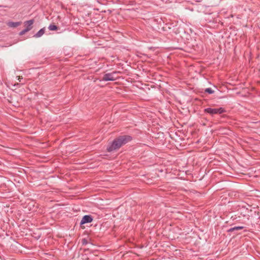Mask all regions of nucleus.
<instances>
[{
  "mask_svg": "<svg viewBox=\"0 0 260 260\" xmlns=\"http://www.w3.org/2000/svg\"><path fill=\"white\" fill-rule=\"evenodd\" d=\"M21 79H22V78H20V76H19V77H18V80L19 81H20Z\"/></svg>",
  "mask_w": 260,
  "mask_h": 260,
  "instance_id": "f8f14e48",
  "label": "nucleus"
},
{
  "mask_svg": "<svg viewBox=\"0 0 260 260\" xmlns=\"http://www.w3.org/2000/svg\"><path fill=\"white\" fill-rule=\"evenodd\" d=\"M48 29L50 30H56L57 29V27L54 24H50L48 27Z\"/></svg>",
  "mask_w": 260,
  "mask_h": 260,
  "instance_id": "1a4fd4ad",
  "label": "nucleus"
},
{
  "mask_svg": "<svg viewBox=\"0 0 260 260\" xmlns=\"http://www.w3.org/2000/svg\"><path fill=\"white\" fill-rule=\"evenodd\" d=\"M205 91L209 94H212L214 92V91L211 88H207L205 89Z\"/></svg>",
  "mask_w": 260,
  "mask_h": 260,
  "instance_id": "9d476101",
  "label": "nucleus"
},
{
  "mask_svg": "<svg viewBox=\"0 0 260 260\" xmlns=\"http://www.w3.org/2000/svg\"><path fill=\"white\" fill-rule=\"evenodd\" d=\"M6 24L9 27L15 28L19 26L21 24V22L8 21L6 22Z\"/></svg>",
  "mask_w": 260,
  "mask_h": 260,
  "instance_id": "423d86ee",
  "label": "nucleus"
},
{
  "mask_svg": "<svg viewBox=\"0 0 260 260\" xmlns=\"http://www.w3.org/2000/svg\"><path fill=\"white\" fill-rule=\"evenodd\" d=\"M204 112L211 115H213L222 114L225 112V110L221 107L219 108H207L204 109Z\"/></svg>",
  "mask_w": 260,
  "mask_h": 260,
  "instance_id": "7ed1b4c3",
  "label": "nucleus"
},
{
  "mask_svg": "<svg viewBox=\"0 0 260 260\" xmlns=\"http://www.w3.org/2000/svg\"><path fill=\"white\" fill-rule=\"evenodd\" d=\"M243 229H244V226H235L234 228H230L229 230H228V232H232L235 230H242Z\"/></svg>",
  "mask_w": 260,
  "mask_h": 260,
  "instance_id": "6e6552de",
  "label": "nucleus"
},
{
  "mask_svg": "<svg viewBox=\"0 0 260 260\" xmlns=\"http://www.w3.org/2000/svg\"><path fill=\"white\" fill-rule=\"evenodd\" d=\"M45 31V28H41L34 36V37L35 38H40L44 34Z\"/></svg>",
  "mask_w": 260,
  "mask_h": 260,
  "instance_id": "0eeeda50",
  "label": "nucleus"
},
{
  "mask_svg": "<svg viewBox=\"0 0 260 260\" xmlns=\"http://www.w3.org/2000/svg\"><path fill=\"white\" fill-rule=\"evenodd\" d=\"M132 140L130 136L123 135L115 139L107 147L108 152H112L120 148L123 145L126 144Z\"/></svg>",
  "mask_w": 260,
  "mask_h": 260,
  "instance_id": "f257e3e1",
  "label": "nucleus"
},
{
  "mask_svg": "<svg viewBox=\"0 0 260 260\" xmlns=\"http://www.w3.org/2000/svg\"><path fill=\"white\" fill-rule=\"evenodd\" d=\"M82 243L83 244H86L87 243L86 240L85 239L82 240Z\"/></svg>",
  "mask_w": 260,
  "mask_h": 260,
  "instance_id": "9b49d317",
  "label": "nucleus"
},
{
  "mask_svg": "<svg viewBox=\"0 0 260 260\" xmlns=\"http://www.w3.org/2000/svg\"><path fill=\"white\" fill-rule=\"evenodd\" d=\"M92 220H93V218L91 215H86L83 217V218L80 222V224H84L86 223H89V222H91L92 221Z\"/></svg>",
  "mask_w": 260,
  "mask_h": 260,
  "instance_id": "39448f33",
  "label": "nucleus"
},
{
  "mask_svg": "<svg viewBox=\"0 0 260 260\" xmlns=\"http://www.w3.org/2000/svg\"><path fill=\"white\" fill-rule=\"evenodd\" d=\"M34 20L30 19L24 22V26L25 28L19 32V35L20 36H23L27 32L30 31L33 27V24L34 23Z\"/></svg>",
  "mask_w": 260,
  "mask_h": 260,
  "instance_id": "f03ea898",
  "label": "nucleus"
},
{
  "mask_svg": "<svg viewBox=\"0 0 260 260\" xmlns=\"http://www.w3.org/2000/svg\"><path fill=\"white\" fill-rule=\"evenodd\" d=\"M116 73L115 72H113L112 73L105 74L103 76L102 80L104 81H114L115 80V78L114 75Z\"/></svg>",
  "mask_w": 260,
  "mask_h": 260,
  "instance_id": "20e7f679",
  "label": "nucleus"
}]
</instances>
